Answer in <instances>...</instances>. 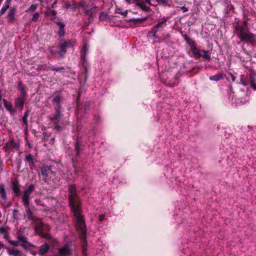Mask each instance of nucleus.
<instances>
[{
  "instance_id": "nucleus-1",
  "label": "nucleus",
  "mask_w": 256,
  "mask_h": 256,
  "mask_svg": "<svg viewBox=\"0 0 256 256\" xmlns=\"http://www.w3.org/2000/svg\"><path fill=\"white\" fill-rule=\"evenodd\" d=\"M69 190L70 194L69 196L70 206L75 218L76 228L80 233V238L84 241L86 238V228L84 218L82 214L79 199L76 193L75 186H70Z\"/></svg>"
},
{
  "instance_id": "nucleus-2",
  "label": "nucleus",
  "mask_w": 256,
  "mask_h": 256,
  "mask_svg": "<svg viewBox=\"0 0 256 256\" xmlns=\"http://www.w3.org/2000/svg\"><path fill=\"white\" fill-rule=\"evenodd\" d=\"M234 32L244 44L252 43L255 39V35L250 32L245 21L241 24H238L236 26Z\"/></svg>"
},
{
  "instance_id": "nucleus-3",
  "label": "nucleus",
  "mask_w": 256,
  "mask_h": 256,
  "mask_svg": "<svg viewBox=\"0 0 256 256\" xmlns=\"http://www.w3.org/2000/svg\"><path fill=\"white\" fill-rule=\"evenodd\" d=\"M54 174L50 167L46 166L41 168L39 176L42 177V180L47 182L52 178Z\"/></svg>"
},
{
  "instance_id": "nucleus-4",
  "label": "nucleus",
  "mask_w": 256,
  "mask_h": 256,
  "mask_svg": "<svg viewBox=\"0 0 256 256\" xmlns=\"http://www.w3.org/2000/svg\"><path fill=\"white\" fill-rule=\"evenodd\" d=\"M126 2L130 4L135 3L142 10L144 11H148V6L150 5V0H125Z\"/></svg>"
},
{
  "instance_id": "nucleus-5",
  "label": "nucleus",
  "mask_w": 256,
  "mask_h": 256,
  "mask_svg": "<svg viewBox=\"0 0 256 256\" xmlns=\"http://www.w3.org/2000/svg\"><path fill=\"white\" fill-rule=\"evenodd\" d=\"M34 190V186L32 184L30 185L28 188L25 190L22 196V202L24 206L28 207L30 204V197L31 194Z\"/></svg>"
},
{
  "instance_id": "nucleus-6",
  "label": "nucleus",
  "mask_w": 256,
  "mask_h": 256,
  "mask_svg": "<svg viewBox=\"0 0 256 256\" xmlns=\"http://www.w3.org/2000/svg\"><path fill=\"white\" fill-rule=\"evenodd\" d=\"M167 19L166 18L163 20L158 22L154 27L150 30V33L152 34V36L154 38H158L156 32H158L160 28H162L166 25Z\"/></svg>"
},
{
  "instance_id": "nucleus-7",
  "label": "nucleus",
  "mask_w": 256,
  "mask_h": 256,
  "mask_svg": "<svg viewBox=\"0 0 256 256\" xmlns=\"http://www.w3.org/2000/svg\"><path fill=\"white\" fill-rule=\"evenodd\" d=\"M19 147L20 144L16 142L14 140H11L6 142L5 146L3 148V149L6 152L8 150L13 148L18 149Z\"/></svg>"
},
{
  "instance_id": "nucleus-8",
  "label": "nucleus",
  "mask_w": 256,
  "mask_h": 256,
  "mask_svg": "<svg viewBox=\"0 0 256 256\" xmlns=\"http://www.w3.org/2000/svg\"><path fill=\"white\" fill-rule=\"evenodd\" d=\"M60 54L62 56H63L64 54L66 52V48L72 46V42L70 40H68L64 42H63L60 44Z\"/></svg>"
},
{
  "instance_id": "nucleus-9",
  "label": "nucleus",
  "mask_w": 256,
  "mask_h": 256,
  "mask_svg": "<svg viewBox=\"0 0 256 256\" xmlns=\"http://www.w3.org/2000/svg\"><path fill=\"white\" fill-rule=\"evenodd\" d=\"M56 112L50 117V120L55 123L58 122L62 114H61V108H54Z\"/></svg>"
},
{
  "instance_id": "nucleus-10",
  "label": "nucleus",
  "mask_w": 256,
  "mask_h": 256,
  "mask_svg": "<svg viewBox=\"0 0 256 256\" xmlns=\"http://www.w3.org/2000/svg\"><path fill=\"white\" fill-rule=\"evenodd\" d=\"M58 253L60 256H70L71 254V252L68 245L60 248Z\"/></svg>"
},
{
  "instance_id": "nucleus-11",
  "label": "nucleus",
  "mask_w": 256,
  "mask_h": 256,
  "mask_svg": "<svg viewBox=\"0 0 256 256\" xmlns=\"http://www.w3.org/2000/svg\"><path fill=\"white\" fill-rule=\"evenodd\" d=\"M188 42L190 44L192 45V50L195 56L198 58H200L202 54L200 52V50L196 46L194 42L193 41H188Z\"/></svg>"
},
{
  "instance_id": "nucleus-12",
  "label": "nucleus",
  "mask_w": 256,
  "mask_h": 256,
  "mask_svg": "<svg viewBox=\"0 0 256 256\" xmlns=\"http://www.w3.org/2000/svg\"><path fill=\"white\" fill-rule=\"evenodd\" d=\"M0 198L4 202L8 200L6 188L4 184H0Z\"/></svg>"
},
{
  "instance_id": "nucleus-13",
  "label": "nucleus",
  "mask_w": 256,
  "mask_h": 256,
  "mask_svg": "<svg viewBox=\"0 0 256 256\" xmlns=\"http://www.w3.org/2000/svg\"><path fill=\"white\" fill-rule=\"evenodd\" d=\"M18 240L19 242H21V246L24 248H28L30 246V244L26 240V238L22 235H18Z\"/></svg>"
},
{
  "instance_id": "nucleus-14",
  "label": "nucleus",
  "mask_w": 256,
  "mask_h": 256,
  "mask_svg": "<svg viewBox=\"0 0 256 256\" xmlns=\"http://www.w3.org/2000/svg\"><path fill=\"white\" fill-rule=\"evenodd\" d=\"M62 100V97L60 95L57 94L54 96L52 102L53 104H56L54 108H61L60 104Z\"/></svg>"
},
{
  "instance_id": "nucleus-15",
  "label": "nucleus",
  "mask_w": 256,
  "mask_h": 256,
  "mask_svg": "<svg viewBox=\"0 0 256 256\" xmlns=\"http://www.w3.org/2000/svg\"><path fill=\"white\" fill-rule=\"evenodd\" d=\"M6 248L9 254L12 255L14 256H22V252L16 248H10L6 247Z\"/></svg>"
},
{
  "instance_id": "nucleus-16",
  "label": "nucleus",
  "mask_w": 256,
  "mask_h": 256,
  "mask_svg": "<svg viewBox=\"0 0 256 256\" xmlns=\"http://www.w3.org/2000/svg\"><path fill=\"white\" fill-rule=\"evenodd\" d=\"M64 6L66 8H71L72 10H74L78 8V4L74 0H72V3L68 2H65Z\"/></svg>"
},
{
  "instance_id": "nucleus-17",
  "label": "nucleus",
  "mask_w": 256,
  "mask_h": 256,
  "mask_svg": "<svg viewBox=\"0 0 256 256\" xmlns=\"http://www.w3.org/2000/svg\"><path fill=\"white\" fill-rule=\"evenodd\" d=\"M24 104V100L22 97H19L15 100L14 106L16 108L22 110Z\"/></svg>"
},
{
  "instance_id": "nucleus-18",
  "label": "nucleus",
  "mask_w": 256,
  "mask_h": 256,
  "mask_svg": "<svg viewBox=\"0 0 256 256\" xmlns=\"http://www.w3.org/2000/svg\"><path fill=\"white\" fill-rule=\"evenodd\" d=\"M12 188L14 193L16 194V196H18L20 194V188L18 182L16 180L12 181Z\"/></svg>"
},
{
  "instance_id": "nucleus-19",
  "label": "nucleus",
  "mask_w": 256,
  "mask_h": 256,
  "mask_svg": "<svg viewBox=\"0 0 256 256\" xmlns=\"http://www.w3.org/2000/svg\"><path fill=\"white\" fill-rule=\"evenodd\" d=\"M16 12V8H13L8 12V18L10 22H14L15 20L14 14H15Z\"/></svg>"
},
{
  "instance_id": "nucleus-20",
  "label": "nucleus",
  "mask_w": 256,
  "mask_h": 256,
  "mask_svg": "<svg viewBox=\"0 0 256 256\" xmlns=\"http://www.w3.org/2000/svg\"><path fill=\"white\" fill-rule=\"evenodd\" d=\"M49 246L46 244H44L41 246L40 248L39 253L40 254H46L48 250H49Z\"/></svg>"
},
{
  "instance_id": "nucleus-21",
  "label": "nucleus",
  "mask_w": 256,
  "mask_h": 256,
  "mask_svg": "<svg viewBox=\"0 0 256 256\" xmlns=\"http://www.w3.org/2000/svg\"><path fill=\"white\" fill-rule=\"evenodd\" d=\"M4 107L10 113L14 112L12 106L11 104L8 103L5 99H3Z\"/></svg>"
},
{
  "instance_id": "nucleus-22",
  "label": "nucleus",
  "mask_w": 256,
  "mask_h": 256,
  "mask_svg": "<svg viewBox=\"0 0 256 256\" xmlns=\"http://www.w3.org/2000/svg\"><path fill=\"white\" fill-rule=\"evenodd\" d=\"M11 0H6L4 6L1 8L0 10V16L2 15L7 8L10 6V3Z\"/></svg>"
},
{
  "instance_id": "nucleus-23",
  "label": "nucleus",
  "mask_w": 256,
  "mask_h": 256,
  "mask_svg": "<svg viewBox=\"0 0 256 256\" xmlns=\"http://www.w3.org/2000/svg\"><path fill=\"white\" fill-rule=\"evenodd\" d=\"M30 113V110H27L25 112L24 116L22 118V122H23L24 124L26 127H27L28 124V122L27 119H28V117L29 116Z\"/></svg>"
},
{
  "instance_id": "nucleus-24",
  "label": "nucleus",
  "mask_w": 256,
  "mask_h": 256,
  "mask_svg": "<svg viewBox=\"0 0 256 256\" xmlns=\"http://www.w3.org/2000/svg\"><path fill=\"white\" fill-rule=\"evenodd\" d=\"M26 160L29 164L30 166H32L34 164V159L31 154H30L26 156Z\"/></svg>"
},
{
  "instance_id": "nucleus-25",
  "label": "nucleus",
  "mask_w": 256,
  "mask_h": 256,
  "mask_svg": "<svg viewBox=\"0 0 256 256\" xmlns=\"http://www.w3.org/2000/svg\"><path fill=\"white\" fill-rule=\"evenodd\" d=\"M222 75L219 74L210 77V80H211L218 81L222 79Z\"/></svg>"
},
{
  "instance_id": "nucleus-26",
  "label": "nucleus",
  "mask_w": 256,
  "mask_h": 256,
  "mask_svg": "<svg viewBox=\"0 0 256 256\" xmlns=\"http://www.w3.org/2000/svg\"><path fill=\"white\" fill-rule=\"evenodd\" d=\"M26 213L27 214L28 218L30 220H34V217L33 216L32 212L30 210V208H27L26 210Z\"/></svg>"
},
{
  "instance_id": "nucleus-27",
  "label": "nucleus",
  "mask_w": 256,
  "mask_h": 256,
  "mask_svg": "<svg viewBox=\"0 0 256 256\" xmlns=\"http://www.w3.org/2000/svg\"><path fill=\"white\" fill-rule=\"evenodd\" d=\"M202 52L204 53V54L202 55V57L207 60H210V52L208 50H202Z\"/></svg>"
},
{
  "instance_id": "nucleus-28",
  "label": "nucleus",
  "mask_w": 256,
  "mask_h": 256,
  "mask_svg": "<svg viewBox=\"0 0 256 256\" xmlns=\"http://www.w3.org/2000/svg\"><path fill=\"white\" fill-rule=\"evenodd\" d=\"M37 4H32L28 9L26 12H34L37 8Z\"/></svg>"
},
{
  "instance_id": "nucleus-29",
  "label": "nucleus",
  "mask_w": 256,
  "mask_h": 256,
  "mask_svg": "<svg viewBox=\"0 0 256 256\" xmlns=\"http://www.w3.org/2000/svg\"><path fill=\"white\" fill-rule=\"evenodd\" d=\"M43 226V223L42 222H40L38 223L36 226V230L37 231H39L40 232L42 230V228Z\"/></svg>"
},
{
  "instance_id": "nucleus-30",
  "label": "nucleus",
  "mask_w": 256,
  "mask_h": 256,
  "mask_svg": "<svg viewBox=\"0 0 256 256\" xmlns=\"http://www.w3.org/2000/svg\"><path fill=\"white\" fill-rule=\"evenodd\" d=\"M50 70H53V71H56V72L60 71L64 69V68H62V67H58V68H56L54 66H51L50 67Z\"/></svg>"
},
{
  "instance_id": "nucleus-31",
  "label": "nucleus",
  "mask_w": 256,
  "mask_h": 256,
  "mask_svg": "<svg viewBox=\"0 0 256 256\" xmlns=\"http://www.w3.org/2000/svg\"><path fill=\"white\" fill-rule=\"evenodd\" d=\"M39 16L40 15L38 12H36L34 13L32 16V20L35 22H36L39 18Z\"/></svg>"
},
{
  "instance_id": "nucleus-32",
  "label": "nucleus",
  "mask_w": 256,
  "mask_h": 256,
  "mask_svg": "<svg viewBox=\"0 0 256 256\" xmlns=\"http://www.w3.org/2000/svg\"><path fill=\"white\" fill-rule=\"evenodd\" d=\"M240 83L244 86H246L248 84V82L244 80V75L240 76Z\"/></svg>"
},
{
  "instance_id": "nucleus-33",
  "label": "nucleus",
  "mask_w": 256,
  "mask_h": 256,
  "mask_svg": "<svg viewBox=\"0 0 256 256\" xmlns=\"http://www.w3.org/2000/svg\"><path fill=\"white\" fill-rule=\"evenodd\" d=\"M116 12L117 13H118V14H122L124 16H126V14H127V11L126 10L124 12H122L120 8H116Z\"/></svg>"
},
{
  "instance_id": "nucleus-34",
  "label": "nucleus",
  "mask_w": 256,
  "mask_h": 256,
  "mask_svg": "<svg viewBox=\"0 0 256 256\" xmlns=\"http://www.w3.org/2000/svg\"><path fill=\"white\" fill-rule=\"evenodd\" d=\"M8 242L10 244L13 245L14 246H18L19 244L18 241H14V240H9Z\"/></svg>"
},
{
  "instance_id": "nucleus-35",
  "label": "nucleus",
  "mask_w": 256,
  "mask_h": 256,
  "mask_svg": "<svg viewBox=\"0 0 256 256\" xmlns=\"http://www.w3.org/2000/svg\"><path fill=\"white\" fill-rule=\"evenodd\" d=\"M18 88L20 90V91H24V90H24V88L22 85V82H18Z\"/></svg>"
},
{
  "instance_id": "nucleus-36",
  "label": "nucleus",
  "mask_w": 256,
  "mask_h": 256,
  "mask_svg": "<svg viewBox=\"0 0 256 256\" xmlns=\"http://www.w3.org/2000/svg\"><path fill=\"white\" fill-rule=\"evenodd\" d=\"M6 232V230L5 228L3 226L0 227V234H5Z\"/></svg>"
},
{
  "instance_id": "nucleus-37",
  "label": "nucleus",
  "mask_w": 256,
  "mask_h": 256,
  "mask_svg": "<svg viewBox=\"0 0 256 256\" xmlns=\"http://www.w3.org/2000/svg\"><path fill=\"white\" fill-rule=\"evenodd\" d=\"M52 20H54L56 18V10H52Z\"/></svg>"
},
{
  "instance_id": "nucleus-38",
  "label": "nucleus",
  "mask_w": 256,
  "mask_h": 256,
  "mask_svg": "<svg viewBox=\"0 0 256 256\" xmlns=\"http://www.w3.org/2000/svg\"><path fill=\"white\" fill-rule=\"evenodd\" d=\"M57 24L60 26V29L64 28V24L62 22H58Z\"/></svg>"
},
{
  "instance_id": "nucleus-39",
  "label": "nucleus",
  "mask_w": 256,
  "mask_h": 256,
  "mask_svg": "<svg viewBox=\"0 0 256 256\" xmlns=\"http://www.w3.org/2000/svg\"><path fill=\"white\" fill-rule=\"evenodd\" d=\"M250 86H252V83H254V77L252 75H250Z\"/></svg>"
},
{
  "instance_id": "nucleus-40",
  "label": "nucleus",
  "mask_w": 256,
  "mask_h": 256,
  "mask_svg": "<svg viewBox=\"0 0 256 256\" xmlns=\"http://www.w3.org/2000/svg\"><path fill=\"white\" fill-rule=\"evenodd\" d=\"M26 95V92L25 90H24V91H21L20 97H22V99H24V98L25 97Z\"/></svg>"
},
{
  "instance_id": "nucleus-41",
  "label": "nucleus",
  "mask_w": 256,
  "mask_h": 256,
  "mask_svg": "<svg viewBox=\"0 0 256 256\" xmlns=\"http://www.w3.org/2000/svg\"><path fill=\"white\" fill-rule=\"evenodd\" d=\"M64 28L60 29L58 32V34L60 36H63L64 34Z\"/></svg>"
},
{
  "instance_id": "nucleus-42",
  "label": "nucleus",
  "mask_w": 256,
  "mask_h": 256,
  "mask_svg": "<svg viewBox=\"0 0 256 256\" xmlns=\"http://www.w3.org/2000/svg\"><path fill=\"white\" fill-rule=\"evenodd\" d=\"M180 10L182 11V12H184L188 10V9L187 8H186L184 6H182L180 7Z\"/></svg>"
},
{
  "instance_id": "nucleus-43",
  "label": "nucleus",
  "mask_w": 256,
  "mask_h": 256,
  "mask_svg": "<svg viewBox=\"0 0 256 256\" xmlns=\"http://www.w3.org/2000/svg\"><path fill=\"white\" fill-rule=\"evenodd\" d=\"M104 214H101L99 216V220L100 221H102L104 220Z\"/></svg>"
},
{
  "instance_id": "nucleus-44",
  "label": "nucleus",
  "mask_w": 256,
  "mask_h": 256,
  "mask_svg": "<svg viewBox=\"0 0 256 256\" xmlns=\"http://www.w3.org/2000/svg\"><path fill=\"white\" fill-rule=\"evenodd\" d=\"M78 4V8L80 6L84 7V2H82L78 4Z\"/></svg>"
},
{
  "instance_id": "nucleus-45",
  "label": "nucleus",
  "mask_w": 256,
  "mask_h": 256,
  "mask_svg": "<svg viewBox=\"0 0 256 256\" xmlns=\"http://www.w3.org/2000/svg\"><path fill=\"white\" fill-rule=\"evenodd\" d=\"M251 87L254 90H256V85L254 84V83H252Z\"/></svg>"
},
{
  "instance_id": "nucleus-46",
  "label": "nucleus",
  "mask_w": 256,
  "mask_h": 256,
  "mask_svg": "<svg viewBox=\"0 0 256 256\" xmlns=\"http://www.w3.org/2000/svg\"><path fill=\"white\" fill-rule=\"evenodd\" d=\"M230 76L233 82L235 81L236 78L232 74H230Z\"/></svg>"
},
{
  "instance_id": "nucleus-47",
  "label": "nucleus",
  "mask_w": 256,
  "mask_h": 256,
  "mask_svg": "<svg viewBox=\"0 0 256 256\" xmlns=\"http://www.w3.org/2000/svg\"><path fill=\"white\" fill-rule=\"evenodd\" d=\"M58 2V0H56L52 6V8H54Z\"/></svg>"
},
{
  "instance_id": "nucleus-48",
  "label": "nucleus",
  "mask_w": 256,
  "mask_h": 256,
  "mask_svg": "<svg viewBox=\"0 0 256 256\" xmlns=\"http://www.w3.org/2000/svg\"><path fill=\"white\" fill-rule=\"evenodd\" d=\"M3 247H4L3 244L2 242H0V250H1Z\"/></svg>"
},
{
  "instance_id": "nucleus-49",
  "label": "nucleus",
  "mask_w": 256,
  "mask_h": 256,
  "mask_svg": "<svg viewBox=\"0 0 256 256\" xmlns=\"http://www.w3.org/2000/svg\"><path fill=\"white\" fill-rule=\"evenodd\" d=\"M4 238H6V239H7L8 238V235L6 234V232L5 234H4Z\"/></svg>"
},
{
  "instance_id": "nucleus-50",
  "label": "nucleus",
  "mask_w": 256,
  "mask_h": 256,
  "mask_svg": "<svg viewBox=\"0 0 256 256\" xmlns=\"http://www.w3.org/2000/svg\"><path fill=\"white\" fill-rule=\"evenodd\" d=\"M90 12V10H86L85 11V13L86 14H88Z\"/></svg>"
},
{
  "instance_id": "nucleus-51",
  "label": "nucleus",
  "mask_w": 256,
  "mask_h": 256,
  "mask_svg": "<svg viewBox=\"0 0 256 256\" xmlns=\"http://www.w3.org/2000/svg\"><path fill=\"white\" fill-rule=\"evenodd\" d=\"M50 52L52 54H53L54 52L52 48H50Z\"/></svg>"
},
{
  "instance_id": "nucleus-52",
  "label": "nucleus",
  "mask_w": 256,
  "mask_h": 256,
  "mask_svg": "<svg viewBox=\"0 0 256 256\" xmlns=\"http://www.w3.org/2000/svg\"><path fill=\"white\" fill-rule=\"evenodd\" d=\"M76 149L77 150H79V148L78 146H76Z\"/></svg>"
},
{
  "instance_id": "nucleus-53",
  "label": "nucleus",
  "mask_w": 256,
  "mask_h": 256,
  "mask_svg": "<svg viewBox=\"0 0 256 256\" xmlns=\"http://www.w3.org/2000/svg\"><path fill=\"white\" fill-rule=\"evenodd\" d=\"M47 10L50 11V8H47Z\"/></svg>"
},
{
  "instance_id": "nucleus-54",
  "label": "nucleus",
  "mask_w": 256,
  "mask_h": 256,
  "mask_svg": "<svg viewBox=\"0 0 256 256\" xmlns=\"http://www.w3.org/2000/svg\"><path fill=\"white\" fill-rule=\"evenodd\" d=\"M146 18H144L143 20H146Z\"/></svg>"
}]
</instances>
